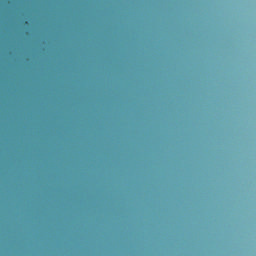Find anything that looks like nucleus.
Masks as SVG:
<instances>
[{
    "instance_id": "1",
    "label": "nucleus",
    "mask_w": 256,
    "mask_h": 256,
    "mask_svg": "<svg viewBox=\"0 0 256 256\" xmlns=\"http://www.w3.org/2000/svg\"><path fill=\"white\" fill-rule=\"evenodd\" d=\"M37 3H101V2H12L4 1L0 2V5H14V4H37Z\"/></svg>"
}]
</instances>
